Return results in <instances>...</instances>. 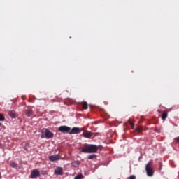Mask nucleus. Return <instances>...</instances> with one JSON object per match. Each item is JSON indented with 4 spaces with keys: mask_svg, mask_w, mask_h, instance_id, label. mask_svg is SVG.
Listing matches in <instances>:
<instances>
[{
    "mask_svg": "<svg viewBox=\"0 0 179 179\" xmlns=\"http://www.w3.org/2000/svg\"><path fill=\"white\" fill-rule=\"evenodd\" d=\"M99 148H100V145L97 146L93 144H87L84 145L81 151L83 153H97Z\"/></svg>",
    "mask_w": 179,
    "mask_h": 179,
    "instance_id": "1",
    "label": "nucleus"
},
{
    "mask_svg": "<svg viewBox=\"0 0 179 179\" xmlns=\"http://www.w3.org/2000/svg\"><path fill=\"white\" fill-rule=\"evenodd\" d=\"M41 138L43 139V138H46V139H50L51 138H54V133L51 132L48 129H43L42 130V134Z\"/></svg>",
    "mask_w": 179,
    "mask_h": 179,
    "instance_id": "2",
    "label": "nucleus"
},
{
    "mask_svg": "<svg viewBox=\"0 0 179 179\" xmlns=\"http://www.w3.org/2000/svg\"><path fill=\"white\" fill-rule=\"evenodd\" d=\"M83 136L84 138H87V139H92V138H94V136H96V134L89 131L87 130H85L83 133Z\"/></svg>",
    "mask_w": 179,
    "mask_h": 179,
    "instance_id": "3",
    "label": "nucleus"
},
{
    "mask_svg": "<svg viewBox=\"0 0 179 179\" xmlns=\"http://www.w3.org/2000/svg\"><path fill=\"white\" fill-rule=\"evenodd\" d=\"M58 131L59 132H62V134H69V132L71 131V127H69L68 126H60L58 128Z\"/></svg>",
    "mask_w": 179,
    "mask_h": 179,
    "instance_id": "4",
    "label": "nucleus"
},
{
    "mask_svg": "<svg viewBox=\"0 0 179 179\" xmlns=\"http://www.w3.org/2000/svg\"><path fill=\"white\" fill-rule=\"evenodd\" d=\"M145 171L147 173V175L149 177H152V176H153V169H152V167H150V162H148L146 165H145Z\"/></svg>",
    "mask_w": 179,
    "mask_h": 179,
    "instance_id": "5",
    "label": "nucleus"
},
{
    "mask_svg": "<svg viewBox=\"0 0 179 179\" xmlns=\"http://www.w3.org/2000/svg\"><path fill=\"white\" fill-rule=\"evenodd\" d=\"M82 132V130H80V128L79 127H73L72 129H70V135H75L77 134H80Z\"/></svg>",
    "mask_w": 179,
    "mask_h": 179,
    "instance_id": "6",
    "label": "nucleus"
},
{
    "mask_svg": "<svg viewBox=\"0 0 179 179\" xmlns=\"http://www.w3.org/2000/svg\"><path fill=\"white\" fill-rule=\"evenodd\" d=\"M30 177L31 178H36L37 177H40V171H38V170L37 169L33 170L31 173Z\"/></svg>",
    "mask_w": 179,
    "mask_h": 179,
    "instance_id": "7",
    "label": "nucleus"
},
{
    "mask_svg": "<svg viewBox=\"0 0 179 179\" xmlns=\"http://www.w3.org/2000/svg\"><path fill=\"white\" fill-rule=\"evenodd\" d=\"M63 173L64 169H62V168L57 167L55 169V174H56L57 176H62Z\"/></svg>",
    "mask_w": 179,
    "mask_h": 179,
    "instance_id": "8",
    "label": "nucleus"
},
{
    "mask_svg": "<svg viewBox=\"0 0 179 179\" xmlns=\"http://www.w3.org/2000/svg\"><path fill=\"white\" fill-rule=\"evenodd\" d=\"M49 160L50 162H57V160H59V155H54L49 157Z\"/></svg>",
    "mask_w": 179,
    "mask_h": 179,
    "instance_id": "9",
    "label": "nucleus"
},
{
    "mask_svg": "<svg viewBox=\"0 0 179 179\" xmlns=\"http://www.w3.org/2000/svg\"><path fill=\"white\" fill-rule=\"evenodd\" d=\"M25 115H27V117H31V115H33V110L30 108L26 109Z\"/></svg>",
    "mask_w": 179,
    "mask_h": 179,
    "instance_id": "10",
    "label": "nucleus"
},
{
    "mask_svg": "<svg viewBox=\"0 0 179 179\" xmlns=\"http://www.w3.org/2000/svg\"><path fill=\"white\" fill-rule=\"evenodd\" d=\"M8 115H10L11 118H15V117H16V113H15L14 110H10L8 111Z\"/></svg>",
    "mask_w": 179,
    "mask_h": 179,
    "instance_id": "11",
    "label": "nucleus"
},
{
    "mask_svg": "<svg viewBox=\"0 0 179 179\" xmlns=\"http://www.w3.org/2000/svg\"><path fill=\"white\" fill-rule=\"evenodd\" d=\"M80 164V162L79 161H74L71 163L72 167H78Z\"/></svg>",
    "mask_w": 179,
    "mask_h": 179,
    "instance_id": "12",
    "label": "nucleus"
},
{
    "mask_svg": "<svg viewBox=\"0 0 179 179\" xmlns=\"http://www.w3.org/2000/svg\"><path fill=\"white\" fill-rule=\"evenodd\" d=\"M169 114L167 113V112H165L164 113H162L161 118L162 120H163V121H164L166 120V118H167Z\"/></svg>",
    "mask_w": 179,
    "mask_h": 179,
    "instance_id": "13",
    "label": "nucleus"
},
{
    "mask_svg": "<svg viewBox=\"0 0 179 179\" xmlns=\"http://www.w3.org/2000/svg\"><path fill=\"white\" fill-rule=\"evenodd\" d=\"M82 106H83V110H87L88 108L87 102H83Z\"/></svg>",
    "mask_w": 179,
    "mask_h": 179,
    "instance_id": "14",
    "label": "nucleus"
},
{
    "mask_svg": "<svg viewBox=\"0 0 179 179\" xmlns=\"http://www.w3.org/2000/svg\"><path fill=\"white\" fill-rule=\"evenodd\" d=\"M87 158L90 159V160H93V159H96V155L94 154H92L91 155H89L87 157Z\"/></svg>",
    "mask_w": 179,
    "mask_h": 179,
    "instance_id": "15",
    "label": "nucleus"
},
{
    "mask_svg": "<svg viewBox=\"0 0 179 179\" xmlns=\"http://www.w3.org/2000/svg\"><path fill=\"white\" fill-rule=\"evenodd\" d=\"M10 167H12L13 169H17V164H16V162H12L10 164Z\"/></svg>",
    "mask_w": 179,
    "mask_h": 179,
    "instance_id": "16",
    "label": "nucleus"
},
{
    "mask_svg": "<svg viewBox=\"0 0 179 179\" xmlns=\"http://www.w3.org/2000/svg\"><path fill=\"white\" fill-rule=\"evenodd\" d=\"M83 177V174L80 173V174L76 176L74 179H82Z\"/></svg>",
    "mask_w": 179,
    "mask_h": 179,
    "instance_id": "17",
    "label": "nucleus"
},
{
    "mask_svg": "<svg viewBox=\"0 0 179 179\" xmlns=\"http://www.w3.org/2000/svg\"><path fill=\"white\" fill-rule=\"evenodd\" d=\"M0 121H5V116L2 114H0Z\"/></svg>",
    "mask_w": 179,
    "mask_h": 179,
    "instance_id": "18",
    "label": "nucleus"
},
{
    "mask_svg": "<svg viewBox=\"0 0 179 179\" xmlns=\"http://www.w3.org/2000/svg\"><path fill=\"white\" fill-rule=\"evenodd\" d=\"M129 179H136V176L135 175H131L129 177Z\"/></svg>",
    "mask_w": 179,
    "mask_h": 179,
    "instance_id": "19",
    "label": "nucleus"
},
{
    "mask_svg": "<svg viewBox=\"0 0 179 179\" xmlns=\"http://www.w3.org/2000/svg\"><path fill=\"white\" fill-rule=\"evenodd\" d=\"M155 132H157L158 134H160V129H159V128H157V127H155Z\"/></svg>",
    "mask_w": 179,
    "mask_h": 179,
    "instance_id": "20",
    "label": "nucleus"
},
{
    "mask_svg": "<svg viewBox=\"0 0 179 179\" xmlns=\"http://www.w3.org/2000/svg\"><path fill=\"white\" fill-rule=\"evenodd\" d=\"M175 141L177 142V143H179V137L175 138Z\"/></svg>",
    "mask_w": 179,
    "mask_h": 179,
    "instance_id": "21",
    "label": "nucleus"
},
{
    "mask_svg": "<svg viewBox=\"0 0 179 179\" xmlns=\"http://www.w3.org/2000/svg\"><path fill=\"white\" fill-rule=\"evenodd\" d=\"M137 131H138V132H141L142 131V129L138 127V128H137Z\"/></svg>",
    "mask_w": 179,
    "mask_h": 179,
    "instance_id": "22",
    "label": "nucleus"
},
{
    "mask_svg": "<svg viewBox=\"0 0 179 179\" xmlns=\"http://www.w3.org/2000/svg\"><path fill=\"white\" fill-rule=\"evenodd\" d=\"M130 125H131V127L132 128H134V122H130Z\"/></svg>",
    "mask_w": 179,
    "mask_h": 179,
    "instance_id": "23",
    "label": "nucleus"
},
{
    "mask_svg": "<svg viewBox=\"0 0 179 179\" xmlns=\"http://www.w3.org/2000/svg\"><path fill=\"white\" fill-rule=\"evenodd\" d=\"M22 99L23 100H24V99H26V96H22Z\"/></svg>",
    "mask_w": 179,
    "mask_h": 179,
    "instance_id": "24",
    "label": "nucleus"
},
{
    "mask_svg": "<svg viewBox=\"0 0 179 179\" xmlns=\"http://www.w3.org/2000/svg\"><path fill=\"white\" fill-rule=\"evenodd\" d=\"M1 125H2V123H0V127H1Z\"/></svg>",
    "mask_w": 179,
    "mask_h": 179,
    "instance_id": "25",
    "label": "nucleus"
},
{
    "mask_svg": "<svg viewBox=\"0 0 179 179\" xmlns=\"http://www.w3.org/2000/svg\"><path fill=\"white\" fill-rule=\"evenodd\" d=\"M0 178H1V172H0Z\"/></svg>",
    "mask_w": 179,
    "mask_h": 179,
    "instance_id": "26",
    "label": "nucleus"
}]
</instances>
